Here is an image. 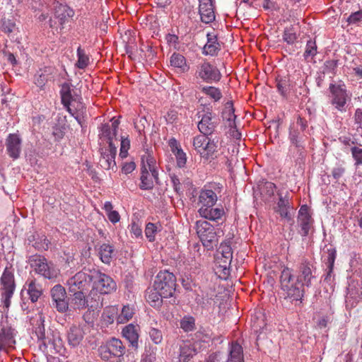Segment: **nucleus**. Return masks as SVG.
Instances as JSON below:
<instances>
[{
	"instance_id": "nucleus-1",
	"label": "nucleus",
	"mask_w": 362,
	"mask_h": 362,
	"mask_svg": "<svg viewBox=\"0 0 362 362\" xmlns=\"http://www.w3.org/2000/svg\"><path fill=\"white\" fill-rule=\"evenodd\" d=\"M280 282L281 289L285 292V298L290 302L302 303L305 294V287L302 282L298 281L291 269L285 267L281 273Z\"/></svg>"
},
{
	"instance_id": "nucleus-2",
	"label": "nucleus",
	"mask_w": 362,
	"mask_h": 362,
	"mask_svg": "<svg viewBox=\"0 0 362 362\" xmlns=\"http://www.w3.org/2000/svg\"><path fill=\"white\" fill-rule=\"evenodd\" d=\"M45 317L40 315L35 327V334L39 343V349L42 352L47 351L48 349H53L56 352L60 353L62 349V340L57 332L48 331L45 332Z\"/></svg>"
},
{
	"instance_id": "nucleus-3",
	"label": "nucleus",
	"mask_w": 362,
	"mask_h": 362,
	"mask_svg": "<svg viewBox=\"0 0 362 362\" xmlns=\"http://www.w3.org/2000/svg\"><path fill=\"white\" fill-rule=\"evenodd\" d=\"M126 347L117 338L112 337L98 349V354L104 362H122L124 360Z\"/></svg>"
},
{
	"instance_id": "nucleus-4",
	"label": "nucleus",
	"mask_w": 362,
	"mask_h": 362,
	"mask_svg": "<svg viewBox=\"0 0 362 362\" xmlns=\"http://www.w3.org/2000/svg\"><path fill=\"white\" fill-rule=\"evenodd\" d=\"M93 284L91 292L95 296L98 303H103L101 294H109L116 291L117 284L112 278L98 270H94L90 274Z\"/></svg>"
},
{
	"instance_id": "nucleus-5",
	"label": "nucleus",
	"mask_w": 362,
	"mask_h": 362,
	"mask_svg": "<svg viewBox=\"0 0 362 362\" xmlns=\"http://www.w3.org/2000/svg\"><path fill=\"white\" fill-rule=\"evenodd\" d=\"M28 262L33 271L49 280L55 279L59 270L56 265L51 261H48L45 256L35 254L28 257Z\"/></svg>"
},
{
	"instance_id": "nucleus-6",
	"label": "nucleus",
	"mask_w": 362,
	"mask_h": 362,
	"mask_svg": "<svg viewBox=\"0 0 362 362\" xmlns=\"http://www.w3.org/2000/svg\"><path fill=\"white\" fill-rule=\"evenodd\" d=\"M308 127L307 120L300 116H298L296 122L291 124L289 127L288 140L291 144L298 149L300 156L304 153L307 140L305 131Z\"/></svg>"
},
{
	"instance_id": "nucleus-7",
	"label": "nucleus",
	"mask_w": 362,
	"mask_h": 362,
	"mask_svg": "<svg viewBox=\"0 0 362 362\" xmlns=\"http://www.w3.org/2000/svg\"><path fill=\"white\" fill-rule=\"evenodd\" d=\"M197 233L204 247L208 250H213L218 244V235L223 231L216 228L206 220H199L196 222Z\"/></svg>"
},
{
	"instance_id": "nucleus-8",
	"label": "nucleus",
	"mask_w": 362,
	"mask_h": 362,
	"mask_svg": "<svg viewBox=\"0 0 362 362\" xmlns=\"http://www.w3.org/2000/svg\"><path fill=\"white\" fill-rule=\"evenodd\" d=\"M88 291H74L69 292L70 296L71 305L74 310H83L88 308V310H94L95 309L101 308L103 303H98L95 296L90 290L88 294Z\"/></svg>"
},
{
	"instance_id": "nucleus-9",
	"label": "nucleus",
	"mask_w": 362,
	"mask_h": 362,
	"mask_svg": "<svg viewBox=\"0 0 362 362\" xmlns=\"http://www.w3.org/2000/svg\"><path fill=\"white\" fill-rule=\"evenodd\" d=\"M177 279L175 274L168 270L160 271L156 276L154 286L161 292L164 298L173 297L177 288Z\"/></svg>"
},
{
	"instance_id": "nucleus-10",
	"label": "nucleus",
	"mask_w": 362,
	"mask_h": 362,
	"mask_svg": "<svg viewBox=\"0 0 362 362\" xmlns=\"http://www.w3.org/2000/svg\"><path fill=\"white\" fill-rule=\"evenodd\" d=\"M362 301V276L350 277L346 287L345 304L347 309H352Z\"/></svg>"
},
{
	"instance_id": "nucleus-11",
	"label": "nucleus",
	"mask_w": 362,
	"mask_h": 362,
	"mask_svg": "<svg viewBox=\"0 0 362 362\" xmlns=\"http://www.w3.org/2000/svg\"><path fill=\"white\" fill-rule=\"evenodd\" d=\"M1 285V301L6 308L11 305V298H12L15 288L14 275L12 271L6 267L0 279Z\"/></svg>"
},
{
	"instance_id": "nucleus-12",
	"label": "nucleus",
	"mask_w": 362,
	"mask_h": 362,
	"mask_svg": "<svg viewBox=\"0 0 362 362\" xmlns=\"http://www.w3.org/2000/svg\"><path fill=\"white\" fill-rule=\"evenodd\" d=\"M193 146L197 152L206 160L213 157L217 148L214 141L204 134L198 135L194 138Z\"/></svg>"
},
{
	"instance_id": "nucleus-13",
	"label": "nucleus",
	"mask_w": 362,
	"mask_h": 362,
	"mask_svg": "<svg viewBox=\"0 0 362 362\" xmlns=\"http://www.w3.org/2000/svg\"><path fill=\"white\" fill-rule=\"evenodd\" d=\"M195 76L208 83L218 82L222 76L218 69L206 61L197 66Z\"/></svg>"
},
{
	"instance_id": "nucleus-14",
	"label": "nucleus",
	"mask_w": 362,
	"mask_h": 362,
	"mask_svg": "<svg viewBox=\"0 0 362 362\" xmlns=\"http://www.w3.org/2000/svg\"><path fill=\"white\" fill-rule=\"evenodd\" d=\"M90 274L78 272L66 281L68 292L88 291L91 283Z\"/></svg>"
},
{
	"instance_id": "nucleus-15",
	"label": "nucleus",
	"mask_w": 362,
	"mask_h": 362,
	"mask_svg": "<svg viewBox=\"0 0 362 362\" xmlns=\"http://www.w3.org/2000/svg\"><path fill=\"white\" fill-rule=\"evenodd\" d=\"M51 306L59 313H64L69 310V303L66 299V291L61 284L54 286L50 290Z\"/></svg>"
},
{
	"instance_id": "nucleus-16",
	"label": "nucleus",
	"mask_w": 362,
	"mask_h": 362,
	"mask_svg": "<svg viewBox=\"0 0 362 362\" xmlns=\"http://www.w3.org/2000/svg\"><path fill=\"white\" fill-rule=\"evenodd\" d=\"M315 267L308 259H303L298 267L296 278L302 282L307 288L312 286L313 280L315 279Z\"/></svg>"
},
{
	"instance_id": "nucleus-17",
	"label": "nucleus",
	"mask_w": 362,
	"mask_h": 362,
	"mask_svg": "<svg viewBox=\"0 0 362 362\" xmlns=\"http://www.w3.org/2000/svg\"><path fill=\"white\" fill-rule=\"evenodd\" d=\"M140 332L141 328L138 324H128L122 329V336L128 341L129 347L134 351L139 348Z\"/></svg>"
},
{
	"instance_id": "nucleus-18",
	"label": "nucleus",
	"mask_w": 362,
	"mask_h": 362,
	"mask_svg": "<svg viewBox=\"0 0 362 362\" xmlns=\"http://www.w3.org/2000/svg\"><path fill=\"white\" fill-rule=\"evenodd\" d=\"M313 219L309 213V208L307 205H303L298 215V224L300 227L299 233L303 237H306L309 234L310 230L313 227Z\"/></svg>"
},
{
	"instance_id": "nucleus-19",
	"label": "nucleus",
	"mask_w": 362,
	"mask_h": 362,
	"mask_svg": "<svg viewBox=\"0 0 362 362\" xmlns=\"http://www.w3.org/2000/svg\"><path fill=\"white\" fill-rule=\"evenodd\" d=\"M218 124V120L213 113L208 111L201 116V120L198 122L197 127L202 134L209 136L215 132Z\"/></svg>"
},
{
	"instance_id": "nucleus-20",
	"label": "nucleus",
	"mask_w": 362,
	"mask_h": 362,
	"mask_svg": "<svg viewBox=\"0 0 362 362\" xmlns=\"http://www.w3.org/2000/svg\"><path fill=\"white\" fill-rule=\"evenodd\" d=\"M6 152L13 160L20 158L22 150V139L19 134H9L6 139Z\"/></svg>"
},
{
	"instance_id": "nucleus-21",
	"label": "nucleus",
	"mask_w": 362,
	"mask_h": 362,
	"mask_svg": "<svg viewBox=\"0 0 362 362\" xmlns=\"http://www.w3.org/2000/svg\"><path fill=\"white\" fill-rule=\"evenodd\" d=\"M329 90L332 94V104L339 111H343L346 104L347 93L344 85L335 86L331 83Z\"/></svg>"
},
{
	"instance_id": "nucleus-22",
	"label": "nucleus",
	"mask_w": 362,
	"mask_h": 362,
	"mask_svg": "<svg viewBox=\"0 0 362 362\" xmlns=\"http://www.w3.org/2000/svg\"><path fill=\"white\" fill-rule=\"evenodd\" d=\"M101 150V157L99 161L100 165L105 170L117 168L115 162L117 146L114 144L110 143L107 148Z\"/></svg>"
},
{
	"instance_id": "nucleus-23",
	"label": "nucleus",
	"mask_w": 362,
	"mask_h": 362,
	"mask_svg": "<svg viewBox=\"0 0 362 362\" xmlns=\"http://www.w3.org/2000/svg\"><path fill=\"white\" fill-rule=\"evenodd\" d=\"M16 332L8 324H1L0 328V351L6 347L13 348L16 344Z\"/></svg>"
},
{
	"instance_id": "nucleus-24",
	"label": "nucleus",
	"mask_w": 362,
	"mask_h": 362,
	"mask_svg": "<svg viewBox=\"0 0 362 362\" xmlns=\"http://www.w3.org/2000/svg\"><path fill=\"white\" fill-rule=\"evenodd\" d=\"M74 15V11L67 5L57 3L54 6V18L57 20L59 25L64 28L69 19Z\"/></svg>"
},
{
	"instance_id": "nucleus-25",
	"label": "nucleus",
	"mask_w": 362,
	"mask_h": 362,
	"mask_svg": "<svg viewBox=\"0 0 362 362\" xmlns=\"http://www.w3.org/2000/svg\"><path fill=\"white\" fill-rule=\"evenodd\" d=\"M197 344L189 341H182L179 345L178 358L180 362H189L198 353Z\"/></svg>"
},
{
	"instance_id": "nucleus-26",
	"label": "nucleus",
	"mask_w": 362,
	"mask_h": 362,
	"mask_svg": "<svg viewBox=\"0 0 362 362\" xmlns=\"http://www.w3.org/2000/svg\"><path fill=\"white\" fill-rule=\"evenodd\" d=\"M199 3V14L202 23L209 24L215 20L213 0H204Z\"/></svg>"
},
{
	"instance_id": "nucleus-27",
	"label": "nucleus",
	"mask_w": 362,
	"mask_h": 362,
	"mask_svg": "<svg viewBox=\"0 0 362 362\" xmlns=\"http://www.w3.org/2000/svg\"><path fill=\"white\" fill-rule=\"evenodd\" d=\"M84 337V332L82 328L76 325H71L66 332V338L69 345L72 348L79 346Z\"/></svg>"
},
{
	"instance_id": "nucleus-28",
	"label": "nucleus",
	"mask_w": 362,
	"mask_h": 362,
	"mask_svg": "<svg viewBox=\"0 0 362 362\" xmlns=\"http://www.w3.org/2000/svg\"><path fill=\"white\" fill-rule=\"evenodd\" d=\"M198 212L201 217L216 223H218L219 220H221L225 214L223 207L214 208V206H210L199 208Z\"/></svg>"
},
{
	"instance_id": "nucleus-29",
	"label": "nucleus",
	"mask_w": 362,
	"mask_h": 362,
	"mask_svg": "<svg viewBox=\"0 0 362 362\" xmlns=\"http://www.w3.org/2000/svg\"><path fill=\"white\" fill-rule=\"evenodd\" d=\"M225 362H245L243 348L238 341L229 344L228 355Z\"/></svg>"
},
{
	"instance_id": "nucleus-30",
	"label": "nucleus",
	"mask_w": 362,
	"mask_h": 362,
	"mask_svg": "<svg viewBox=\"0 0 362 362\" xmlns=\"http://www.w3.org/2000/svg\"><path fill=\"white\" fill-rule=\"evenodd\" d=\"M23 289L26 290L29 299L32 303L37 302L42 294V287L39 284L36 283L35 279H28L25 282Z\"/></svg>"
},
{
	"instance_id": "nucleus-31",
	"label": "nucleus",
	"mask_w": 362,
	"mask_h": 362,
	"mask_svg": "<svg viewBox=\"0 0 362 362\" xmlns=\"http://www.w3.org/2000/svg\"><path fill=\"white\" fill-rule=\"evenodd\" d=\"M217 202V195L212 189H202L199 194L200 208L214 206Z\"/></svg>"
},
{
	"instance_id": "nucleus-32",
	"label": "nucleus",
	"mask_w": 362,
	"mask_h": 362,
	"mask_svg": "<svg viewBox=\"0 0 362 362\" xmlns=\"http://www.w3.org/2000/svg\"><path fill=\"white\" fill-rule=\"evenodd\" d=\"M54 69L52 66H46L40 69L35 75L34 81L37 86L43 88L48 81L54 78Z\"/></svg>"
},
{
	"instance_id": "nucleus-33",
	"label": "nucleus",
	"mask_w": 362,
	"mask_h": 362,
	"mask_svg": "<svg viewBox=\"0 0 362 362\" xmlns=\"http://www.w3.org/2000/svg\"><path fill=\"white\" fill-rule=\"evenodd\" d=\"M207 42L203 47V54L205 55L215 56L221 49V45L218 42L217 36L214 33L207 34Z\"/></svg>"
},
{
	"instance_id": "nucleus-34",
	"label": "nucleus",
	"mask_w": 362,
	"mask_h": 362,
	"mask_svg": "<svg viewBox=\"0 0 362 362\" xmlns=\"http://www.w3.org/2000/svg\"><path fill=\"white\" fill-rule=\"evenodd\" d=\"M327 256L325 259V264H327V274L325 277V281L329 284H331V282L334 280L333 267L336 259L337 251L335 248L331 247L327 249Z\"/></svg>"
},
{
	"instance_id": "nucleus-35",
	"label": "nucleus",
	"mask_w": 362,
	"mask_h": 362,
	"mask_svg": "<svg viewBox=\"0 0 362 362\" xmlns=\"http://www.w3.org/2000/svg\"><path fill=\"white\" fill-rule=\"evenodd\" d=\"M115 253V247L109 243H103L98 248L100 259L106 264H110Z\"/></svg>"
},
{
	"instance_id": "nucleus-36",
	"label": "nucleus",
	"mask_w": 362,
	"mask_h": 362,
	"mask_svg": "<svg viewBox=\"0 0 362 362\" xmlns=\"http://www.w3.org/2000/svg\"><path fill=\"white\" fill-rule=\"evenodd\" d=\"M146 299L147 302L152 307H159L162 304V298L163 296L161 292L158 289H156L155 286L153 285V288H148L146 291Z\"/></svg>"
},
{
	"instance_id": "nucleus-37",
	"label": "nucleus",
	"mask_w": 362,
	"mask_h": 362,
	"mask_svg": "<svg viewBox=\"0 0 362 362\" xmlns=\"http://www.w3.org/2000/svg\"><path fill=\"white\" fill-rule=\"evenodd\" d=\"M221 117L223 120H226L228 122V127L230 128L235 127V119L236 115H235V109L232 101H228L226 103L221 113Z\"/></svg>"
},
{
	"instance_id": "nucleus-38",
	"label": "nucleus",
	"mask_w": 362,
	"mask_h": 362,
	"mask_svg": "<svg viewBox=\"0 0 362 362\" xmlns=\"http://www.w3.org/2000/svg\"><path fill=\"white\" fill-rule=\"evenodd\" d=\"M141 183L139 188L142 190H151L154 187V182L152 179L150 173L146 166H141Z\"/></svg>"
},
{
	"instance_id": "nucleus-39",
	"label": "nucleus",
	"mask_w": 362,
	"mask_h": 362,
	"mask_svg": "<svg viewBox=\"0 0 362 362\" xmlns=\"http://www.w3.org/2000/svg\"><path fill=\"white\" fill-rule=\"evenodd\" d=\"M292 87L293 85L288 76H284L276 78L277 90L284 98H286L288 96Z\"/></svg>"
},
{
	"instance_id": "nucleus-40",
	"label": "nucleus",
	"mask_w": 362,
	"mask_h": 362,
	"mask_svg": "<svg viewBox=\"0 0 362 362\" xmlns=\"http://www.w3.org/2000/svg\"><path fill=\"white\" fill-rule=\"evenodd\" d=\"M170 62L172 66L179 69L182 72H186L189 69L185 57L180 53H173L170 57Z\"/></svg>"
},
{
	"instance_id": "nucleus-41",
	"label": "nucleus",
	"mask_w": 362,
	"mask_h": 362,
	"mask_svg": "<svg viewBox=\"0 0 362 362\" xmlns=\"http://www.w3.org/2000/svg\"><path fill=\"white\" fill-rule=\"evenodd\" d=\"M60 95L62 105H68L69 101H77V98H74L71 93V85L69 83H64L62 84Z\"/></svg>"
},
{
	"instance_id": "nucleus-42",
	"label": "nucleus",
	"mask_w": 362,
	"mask_h": 362,
	"mask_svg": "<svg viewBox=\"0 0 362 362\" xmlns=\"http://www.w3.org/2000/svg\"><path fill=\"white\" fill-rule=\"evenodd\" d=\"M277 208L278 209L276 211L280 214L281 217L287 218L288 220L291 219V216H289L288 213L289 201L286 196L284 197L280 196L277 202Z\"/></svg>"
},
{
	"instance_id": "nucleus-43",
	"label": "nucleus",
	"mask_w": 362,
	"mask_h": 362,
	"mask_svg": "<svg viewBox=\"0 0 362 362\" xmlns=\"http://www.w3.org/2000/svg\"><path fill=\"white\" fill-rule=\"evenodd\" d=\"M116 134L117 133L113 131L109 124L106 123L102 125L100 130V136L101 139L107 140L108 146L110 143L113 144V139L116 136Z\"/></svg>"
},
{
	"instance_id": "nucleus-44",
	"label": "nucleus",
	"mask_w": 362,
	"mask_h": 362,
	"mask_svg": "<svg viewBox=\"0 0 362 362\" xmlns=\"http://www.w3.org/2000/svg\"><path fill=\"white\" fill-rule=\"evenodd\" d=\"M156 351V347L151 344L146 345L140 362H155Z\"/></svg>"
},
{
	"instance_id": "nucleus-45",
	"label": "nucleus",
	"mask_w": 362,
	"mask_h": 362,
	"mask_svg": "<svg viewBox=\"0 0 362 362\" xmlns=\"http://www.w3.org/2000/svg\"><path fill=\"white\" fill-rule=\"evenodd\" d=\"M77 57L78 60L76 62V66L81 69H83L87 67L89 64V57L86 54L84 49H83L80 46L77 49Z\"/></svg>"
},
{
	"instance_id": "nucleus-46",
	"label": "nucleus",
	"mask_w": 362,
	"mask_h": 362,
	"mask_svg": "<svg viewBox=\"0 0 362 362\" xmlns=\"http://www.w3.org/2000/svg\"><path fill=\"white\" fill-rule=\"evenodd\" d=\"M202 92L213 98L215 101L219 100L222 97V93L219 88L214 86H204Z\"/></svg>"
},
{
	"instance_id": "nucleus-47",
	"label": "nucleus",
	"mask_w": 362,
	"mask_h": 362,
	"mask_svg": "<svg viewBox=\"0 0 362 362\" xmlns=\"http://www.w3.org/2000/svg\"><path fill=\"white\" fill-rule=\"evenodd\" d=\"M317 53V45L315 40H309L307 41L305 49L303 54L305 59L309 57L313 58Z\"/></svg>"
},
{
	"instance_id": "nucleus-48",
	"label": "nucleus",
	"mask_w": 362,
	"mask_h": 362,
	"mask_svg": "<svg viewBox=\"0 0 362 362\" xmlns=\"http://www.w3.org/2000/svg\"><path fill=\"white\" fill-rule=\"evenodd\" d=\"M134 315V309L129 305H124L121 313L117 317V321L119 323H124L125 322L129 320Z\"/></svg>"
},
{
	"instance_id": "nucleus-49",
	"label": "nucleus",
	"mask_w": 362,
	"mask_h": 362,
	"mask_svg": "<svg viewBox=\"0 0 362 362\" xmlns=\"http://www.w3.org/2000/svg\"><path fill=\"white\" fill-rule=\"evenodd\" d=\"M180 327L186 332L193 331L195 329V320L192 316H185L180 320Z\"/></svg>"
},
{
	"instance_id": "nucleus-50",
	"label": "nucleus",
	"mask_w": 362,
	"mask_h": 362,
	"mask_svg": "<svg viewBox=\"0 0 362 362\" xmlns=\"http://www.w3.org/2000/svg\"><path fill=\"white\" fill-rule=\"evenodd\" d=\"M283 39L289 45H293L296 41L297 35L293 26L285 28Z\"/></svg>"
},
{
	"instance_id": "nucleus-51",
	"label": "nucleus",
	"mask_w": 362,
	"mask_h": 362,
	"mask_svg": "<svg viewBox=\"0 0 362 362\" xmlns=\"http://www.w3.org/2000/svg\"><path fill=\"white\" fill-rule=\"evenodd\" d=\"M141 166H146L148 170L157 167L156 159L148 153H146L144 155L141 156Z\"/></svg>"
},
{
	"instance_id": "nucleus-52",
	"label": "nucleus",
	"mask_w": 362,
	"mask_h": 362,
	"mask_svg": "<svg viewBox=\"0 0 362 362\" xmlns=\"http://www.w3.org/2000/svg\"><path fill=\"white\" fill-rule=\"evenodd\" d=\"M218 252L221 253V257L233 259V251L230 241L222 243L219 247Z\"/></svg>"
},
{
	"instance_id": "nucleus-53",
	"label": "nucleus",
	"mask_w": 362,
	"mask_h": 362,
	"mask_svg": "<svg viewBox=\"0 0 362 362\" xmlns=\"http://www.w3.org/2000/svg\"><path fill=\"white\" fill-rule=\"evenodd\" d=\"M158 227L155 223H148L145 228V235L149 242L155 240V235L157 233Z\"/></svg>"
},
{
	"instance_id": "nucleus-54",
	"label": "nucleus",
	"mask_w": 362,
	"mask_h": 362,
	"mask_svg": "<svg viewBox=\"0 0 362 362\" xmlns=\"http://www.w3.org/2000/svg\"><path fill=\"white\" fill-rule=\"evenodd\" d=\"M150 339L155 344H160L163 341V333L161 330L151 327L148 331Z\"/></svg>"
},
{
	"instance_id": "nucleus-55",
	"label": "nucleus",
	"mask_w": 362,
	"mask_h": 362,
	"mask_svg": "<svg viewBox=\"0 0 362 362\" xmlns=\"http://www.w3.org/2000/svg\"><path fill=\"white\" fill-rule=\"evenodd\" d=\"M232 262V259H226V257H218L217 264L218 267L222 269V271L225 275L229 274L230 267Z\"/></svg>"
},
{
	"instance_id": "nucleus-56",
	"label": "nucleus",
	"mask_w": 362,
	"mask_h": 362,
	"mask_svg": "<svg viewBox=\"0 0 362 362\" xmlns=\"http://www.w3.org/2000/svg\"><path fill=\"white\" fill-rule=\"evenodd\" d=\"M134 127L139 133L144 132L146 126L149 127L146 117L145 116L138 117L134 120Z\"/></svg>"
},
{
	"instance_id": "nucleus-57",
	"label": "nucleus",
	"mask_w": 362,
	"mask_h": 362,
	"mask_svg": "<svg viewBox=\"0 0 362 362\" xmlns=\"http://www.w3.org/2000/svg\"><path fill=\"white\" fill-rule=\"evenodd\" d=\"M49 242L45 235L39 237L33 243V246L38 250H47L49 248Z\"/></svg>"
},
{
	"instance_id": "nucleus-58",
	"label": "nucleus",
	"mask_w": 362,
	"mask_h": 362,
	"mask_svg": "<svg viewBox=\"0 0 362 362\" xmlns=\"http://www.w3.org/2000/svg\"><path fill=\"white\" fill-rule=\"evenodd\" d=\"M176 158L177 166L180 168H184L187 162L186 153L181 150H177V152L173 153Z\"/></svg>"
},
{
	"instance_id": "nucleus-59",
	"label": "nucleus",
	"mask_w": 362,
	"mask_h": 362,
	"mask_svg": "<svg viewBox=\"0 0 362 362\" xmlns=\"http://www.w3.org/2000/svg\"><path fill=\"white\" fill-rule=\"evenodd\" d=\"M351 153L355 160V165L358 166L362 165V148L353 146L351 148Z\"/></svg>"
},
{
	"instance_id": "nucleus-60",
	"label": "nucleus",
	"mask_w": 362,
	"mask_h": 362,
	"mask_svg": "<svg viewBox=\"0 0 362 362\" xmlns=\"http://www.w3.org/2000/svg\"><path fill=\"white\" fill-rule=\"evenodd\" d=\"M15 27V23L12 20L3 18L1 20V30L2 32L9 34L13 32Z\"/></svg>"
},
{
	"instance_id": "nucleus-61",
	"label": "nucleus",
	"mask_w": 362,
	"mask_h": 362,
	"mask_svg": "<svg viewBox=\"0 0 362 362\" xmlns=\"http://www.w3.org/2000/svg\"><path fill=\"white\" fill-rule=\"evenodd\" d=\"M338 65V60H327L324 63L323 73L334 74Z\"/></svg>"
},
{
	"instance_id": "nucleus-62",
	"label": "nucleus",
	"mask_w": 362,
	"mask_h": 362,
	"mask_svg": "<svg viewBox=\"0 0 362 362\" xmlns=\"http://www.w3.org/2000/svg\"><path fill=\"white\" fill-rule=\"evenodd\" d=\"M170 177L175 192L178 194H182L183 191L178 177L175 174L172 173L170 174Z\"/></svg>"
},
{
	"instance_id": "nucleus-63",
	"label": "nucleus",
	"mask_w": 362,
	"mask_h": 362,
	"mask_svg": "<svg viewBox=\"0 0 362 362\" xmlns=\"http://www.w3.org/2000/svg\"><path fill=\"white\" fill-rule=\"evenodd\" d=\"M362 21V10L352 13L347 18L349 24H356Z\"/></svg>"
},
{
	"instance_id": "nucleus-64",
	"label": "nucleus",
	"mask_w": 362,
	"mask_h": 362,
	"mask_svg": "<svg viewBox=\"0 0 362 362\" xmlns=\"http://www.w3.org/2000/svg\"><path fill=\"white\" fill-rule=\"evenodd\" d=\"M276 185L272 182H265L262 187V192H265L269 197H272L274 194Z\"/></svg>"
}]
</instances>
